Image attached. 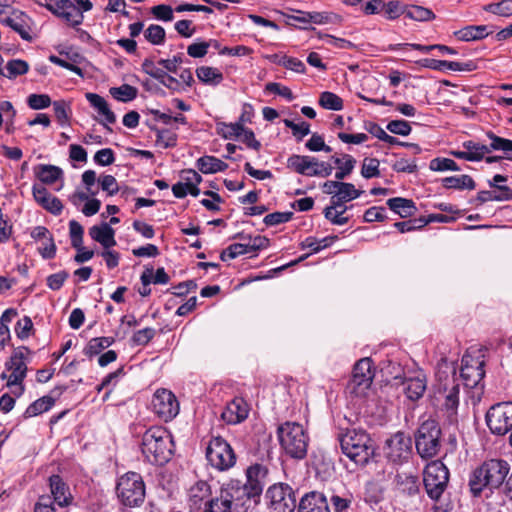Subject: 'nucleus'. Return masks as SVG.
Listing matches in <instances>:
<instances>
[{
  "instance_id": "obj_1",
  "label": "nucleus",
  "mask_w": 512,
  "mask_h": 512,
  "mask_svg": "<svg viewBox=\"0 0 512 512\" xmlns=\"http://www.w3.org/2000/svg\"><path fill=\"white\" fill-rule=\"evenodd\" d=\"M268 470L261 464H254L246 471V483L241 484L238 480H230L223 484L217 494V498L231 506L235 512H246L249 501L253 499L258 502L265 485V478Z\"/></svg>"
},
{
  "instance_id": "obj_2",
  "label": "nucleus",
  "mask_w": 512,
  "mask_h": 512,
  "mask_svg": "<svg viewBox=\"0 0 512 512\" xmlns=\"http://www.w3.org/2000/svg\"><path fill=\"white\" fill-rule=\"evenodd\" d=\"M432 404L452 420L460 403V384L456 378L455 360L441 357L437 362L432 386Z\"/></svg>"
},
{
  "instance_id": "obj_3",
  "label": "nucleus",
  "mask_w": 512,
  "mask_h": 512,
  "mask_svg": "<svg viewBox=\"0 0 512 512\" xmlns=\"http://www.w3.org/2000/svg\"><path fill=\"white\" fill-rule=\"evenodd\" d=\"M510 471L509 463L501 458L485 460L475 468L469 478V488L473 496L478 497L484 489L499 488Z\"/></svg>"
},
{
  "instance_id": "obj_4",
  "label": "nucleus",
  "mask_w": 512,
  "mask_h": 512,
  "mask_svg": "<svg viewBox=\"0 0 512 512\" xmlns=\"http://www.w3.org/2000/svg\"><path fill=\"white\" fill-rule=\"evenodd\" d=\"M142 453L152 464L167 463L174 452V442L170 433L163 427L154 426L145 431L141 442Z\"/></svg>"
},
{
  "instance_id": "obj_5",
  "label": "nucleus",
  "mask_w": 512,
  "mask_h": 512,
  "mask_svg": "<svg viewBox=\"0 0 512 512\" xmlns=\"http://www.w3.org/2000/svg\"><path fill=\"white\" fill-rule=\"evenodd\" d=\"M338 440L342 452L357 465L367 464L374 453L372 439L363 429H347L339 433Z\"/></svg>"
},
{
  "instance_id": "obj_6",
  "label": "nucleus",
  "mask_w": 512,
  "mask_h": 512,
  "mask_svg": "<svg viewBox=\"0 0 512 512\" xmlns=\"http://www.w3.org/2000/svg\"><path fill=\"white\" fill-rule=\"evenodd\" d=\"M277 436L281 448L288 456L294 459L306 456L309 438L301 424L285 422L277 428Z\"/></svg>"
},
{
  "instance_id": "obj_7",
  "label": "nucleus",
  "mask_w": 512,
  "mask_h": 512,
  "mask_svg": "<svg viewBox=\"0 0 512 512\" xmlns=\"http://www.w3.org/2000/svg\"><path fill=\"white\" fill-rule=\"evenodd\" d=\"M441 429L434 420L424 421L415 435L417 453L423 459L435 457L441 447Z\"/></svg>"
},
{
  "instance_id": "obj_8",
  "label": "nucleus",
  "mask_w": 512,
  "mask_h": 512,
  "mask_svg": "<svg viewBox=\"0 0 512 512\" xmlns=\"http://www.w3.org/2000/svg\"><path fill=\"white\" fill-rule=\"evenodd\" d=\"M116 493L123 505L140 506L145 499V485L140 474L128 472L118 480Z\"/></svg>"
},
{
  "instance_id": "obj_9",
  "label": "nucleus",
  "mask_w": 512,
  "mask_h": 512,
  "mask_svg": "<svg viewBox=\"0 0 512 512\" xmlns=\"http://www.w3.org/2000/svg\"><path fill=\"white\" fill-rule=\"evenodd\" d=\"M449 471L441 461L428 463L423 472V483L427 495L438 501L447 488Z\"/></svg>"
},
{
  "instance_id": "obj_10",
  "label": "nucleus",
  "mask_w": 512,
  "mask_h": 512,
  "mask_svg": "<svg viewBox=\"0 0 512 512\" xmlns=\"http://www.w3.org/2000/svg\"><path fill=\"white\" fill-rule=\"evenodd\" d=\"M264 498L269 512H294L297 507L295 491L287 483L271 485Z\"/></svg>"
},
{
  "instance_id": "obj_11",
  "label": "nucleus",
  "mask_w": 512,
  "mask_h": 512,
  "mask_svg": "<svg viewBox=\"0 0 512 512\" xmlns=\"http://www.w3.org/2000/svg\"><path fill=\"white\" fill-rule=\"evenodd\" d=\"M486 424L494 435L504 436L512 431V402L492 405L485 415Z\"/></svg>"
},
{
  "instance_id": "obj_12",
  "label": "nucleus",
  "mask_w": 512,
  "mask_h": 512,
  "mask_svg": "<svg viewBox=\"0 0 512 512\" xmlns=\"http://www.w3.org/2000/svg\"><path fill=\"white\" fill-rule=\"evenodd\" d=\"M206 458L210 465L219 471H226L236 463V455L232 447L222 437L210 440L206 449Z\"/></svg>"
},
{
  "instance_id": "obj_13",
  "label": "nucleus",
  "mask_w": 512,
  "mask_h": 512,
  "mask_svg": "<svg viewBox=\"0 0 512 512\" xmlns=\"http://www.w3.org/2000/svg\"><path fill=\"white\" fill-rule=\"evenodd\" d=\"M412 451V438L402 431L396 432L385 442V457L393 464H403L407 462L412 455Z\"/></svg>"
},
{
  "instance_id": "obj_14",
  "label": "nucleus",
  "mask_w": 512,
  "mask_h": 512,
  "mask_svg": "<svg viewBox=\"0 0 512 512\" xmlns=\"http://www.w3.org/2000/svg\"><path fill=\"white\" fill-rule=\"evenodd\" d=\"M484 364L481 356L474 357L469 352L463 355L460 376L467 388H476L481 384L485 375Z\"/></svg>"
},
{
  "instance_id": "obj_15",
  "label": "nucleus",
  "mask_w": 512,
  "mask_h": 512,
  "mask_svg": "<svg viewBox=\"0 0 512 512\" xmlns=\"http://www.w3.org/2000/svg\"><path fill=\"white\" fill-rule=\"evenodd\" d=\"M153 411L165 422L172 420L179 413V402L176 396L167 389H159L152 399Z\"/></svg>"
},
{
  "instance_id": "obj_16",
  "label": "nucleus",
  "mask_w": 512,
  "mask_h": 512,
  "mask_svg": "<svg viewBox=\"0 0 512 512\" xmlns=\"http://www.w3.org/2000/svg\"><path fill=\"white\" fill-rule=\"evenodd\" d=\"M372 361L370 358L359 360L353 368V375L348 384L351 393L364 395L373 380Z\"/></svg>"
},
{
  "instance_id": "obj_17",
  "label": "nucleus",
  "mask_w": 512,
  "mask_h": 512,
  "mask_svg": "<svg viewBox=\"0 0 512 512\" xmlns=\"http://www.w3.org/2000/svg\"><path fill=\"white\" fill-rule=\"evenodd\" d=\"M31 351L21 346L14 350L9 361L6 362L5 366L7 370L11 371L8 377L7 386L13 387V385L21 384L27 374V361Z\"/></svg>"
},
{
  "instance_id": "obj_18",
  "label": "nucleus",
  "mask_w": 512,
  "mask_h": 512,
  "mask_svg": "<svg viewBox=\"0 0 512 512\" xmlns=\"http://www.w3.org/2000/svg\"><path fill=\"white\" fill-rule=\"evenodd\" d=\"M0 22L15 32H17L22 39L31 41V18L20 10L13 9L9 15L0 13Z\"/></svg>"
},
{
  "instance_id": "obj_19",
  "label": "nucleus",
  "mask_w": 512,
  "mask_h": 512,
  "mask_svg": "<svg viewBox=\"0 0 512 512\" xmlns=\"http://www.w3.org/2000/svg\"><path fill=\"white\" fill-rule=\"evenodd\" d=\"M249 404L242 397H235L227 403L221 413V418L230 425H236L243 422L249 414Z\"/></svg>"
},
{
  "instance_id": "obj_20",
  "label": "nucleus",
  "mask_w": 512,
  "mask_h": 512,
  "mask_svg": "<svg viewBox=\"0 0 512 512\" xmlns=\"http://www.w3.org/2000/svg\"><path fill=\"white\" fill-rule=\"evenodd\" d=\"M297 512H330V508L322 492L310 491L300 498Z\"/></svg>"
},
{
  "instance_id": "obj_21",
  "label": "nucleus",
  "mask_w": 512,
  "mask_h": 512,
  "mask_svg": "<svg viewBox=\"0 0 512 512\" xmlns=\"http://www.w3.org/2000/svg\"><path fill=\"white\" fill-rule=\"evenodd\" d=\"M90 105L97 110L98 114L102 117L99 119V123L104 125L107 130L112 131L108 124H114L116 122V116L110 109L107 101L96 93H86L85 95Z\"/></svg>"
},
{
  "instance_id": "obj_22",
  "label": "nucleus",
  "mask_w": 512,
  "mask_h": 512,
  "mask_svg": "<svg viewBox=\"0 0 512 512\" xmlns=\"http://www.w3.org/2000/svg\"><path fill=\"white\" fill-rule=\"evenodd\" d=\"M32 193L35 201L53 215H59L62 212L63 205L60 199L52 196L45 187L34 185Z\"/></svg>"
},
{
  "instance_id": "obj_23",
  "label": "nucleus",
  "mask_w": 512,
  "mask_h": 512,
  "mask_svg": "<svg viewBox=\"0 0 512 512\" xmlns=\"http://www.w3.org/2000/svg\"><path fill=\"white\" fill-rule=\"evenodd\" d=\"M402 384L404 386V393L412 401L420 399L427 389V379L422 372L417 373L413 377L405 378Z\"/></svg>"
},
{
  "instance_id": "obj_24",
  "label": "nucleus",
  "mask_w": 512,
  "mask_h": 512,
  "mask_svg": "<svg viewBox=\"0 0 512 512\" xmlns=\"http://www.w3.org/2000/svg\"><path fill=\"white\" fill-rule=\"evenodd\" d=\"M30 235L36 241H47V247H40L38 249L44 259H52L55 257L57 248L54 243L53 235L46 227L36 226L31 230Z\"/></svg>"
},
{
  "instance_id": "obj_25",
  "label": "nucleus",
  "mask_w": 512,
  "mask_h": 512,
  "mask_svg": "<svg viewBox=\"0 0 512 512\" xmlns=\"http://www.w3.org/2000/svg\"><path fill=\"white\" fill-rule=\"evenodd\" d=\"M49 485L54 501L60 506H68L72 501V496L68 486L59 475H52L49 478Z\"/></svg>"
},
{
  "instance_id": "obj_26",
  "label": "nucleus",
  "mask_w": 512,
  "mask_h": 512,
  "mask_svg": "<svg viewBox=\"0 0 512 512\" xmlns=\"http://www.w3.org/2000/svg\"><path fill=\"white\" fill-rule=\"evenodd\" d=\"M89 235L105 249H109L116 245L115 230L110 226V224L103 223L100 226H92L89 229Z\"/></svg>"
},
{
  "instance_id": "obj_27",
  "label": "nucleus",
  "mask_w": 512,
  "mask_h": 512,
  "mask_svg": "<svg viewBox=\"0 0 512 512\" xmlns=\"http://www.w3.org/2000/svg\"><path fill=\"white\" fill-rule=\"evenodd\" d=\"M387 206L401 218L411 217L417 210L413 200L402 197L388 199Z\"/></svg>"
},
{
  "instance_id": "obj_28",
  "label": "nucleus",
  "mask_w": 512,
  "mask_h": 512,
  "mask_svg": "<svg viewBox=\"0 0 512 512\" xmlns=\"http://www.w3.org/2000/svg\"><path fill=\"white\" fill-rule=\"evenodd\" d=\"M36 177L44 184L51 185L63 177V170L54 165L39 164L34 169Z\"/></svg>"
},
{
  "instance_id": "obj_29",
  "label": "nucleus",
  "mask_w": 512,
  "mask_h": 512,
  "mask_svg": "<svg viewBox=\"0 0 512 512\" xmlns=\"http://www.w3.org/2000/svg\"><path fill=\"white\" fill-rule=\"evenodd\" d=\"M196 166L203 174H213L225 171L228 168L227 163L217 157L209 155L198 158Z\"/></svg>"
},
{
  "instance_id": "obj_30",
  "label": "nucleus",
  "mask_w": 512,
  "mask_h": 512,
  "mask_svg": "<svg viewBox=\"0 0 512 512\" xmlns=\"http://www.w3.org/2000/svg\"><path fill=\"white\" fill-rule=\"evenodd\" d=\"M491 32L488 31L486 25H470L466 26L454 33L461 41H476L487 37Z\"/></svg>"
},
{
  "instance_id": "obj_31",
  "label": "nucleus",
  "mask_w": 512,
  "mask_h": 512,
  "mask_svg": "<svg viewBox=\"0 0 512 512\" xmlns=\"http://www.w3.org/2000/svg\"><path fill=\"white\" fill-rule=\"evenodd\" d=\"M396 489L399 493L414 496L419 492L418 478L413 475L398 474L395 477Z\"/></svg>"
},
{
  "instance_id": "obj_32",
  "label": "nucleus",
  "mask_w": 512,
  "mask_h": 512,
  "mask_svg": "<svg viewBox=\"0 0 512 512\" xmlns=\"http://www.w3.org/2000/svg\"><path fill=\"white\" fill-rule=\"evenodd\" d=\"M512 197V190L508 186H499L498 189L489 191H480L477 194L476 201L483 204L489 201H507Z\"/></svg>"
},
{
  "instance_id": "obj_33",
  "label": "nucleus",
  "mask_w": 512,
  "mask_h": 512,
  "mask_svg": "<svg viewBox=\"0 0 512 512\" xmlns=\"http://www.w3.org/2000/svg\"><path fill=\"white\" fill-rule=\"evenodd\" d=\"M331 159L338 168L335 178L341 181L352 173L356 165V159L349 154H344L341 158L332 156Z\"/></svg>"
},
{
  "instance_id": "obj_34",
  "label": "nucleus",
  "mask_w": 512,
  "mask_h": 512,
  "mask_svg": "<svg viewBox=\"0 0 512 512\" xmlns=\"http://www.w3.org/2000/svg\"><path fill=\"white\" fill-rule=\"evenodd\" d=\"M54 15L63 19L72 27L79 26L84 20L82 11L73 3H69L67 7L60 9V12H54Z\"/></svg>"
},
{
  "instance_id": "obj_35",
  "label": "nucleus",
  "mask_w": 512,
  "mask_h": 512,
  "mask_svg": "<svg viewBox=\"0 0 512 512\" xmlns=\"http://www.w3.org/2000/svg\"><path fill=\"white\" fill-rule=\"evenodd\" d=\"M309 163L308 156L293 154L287 159V168L298 174L314 177Z\"/></svg>"
},
{
  "instance_id": "obj_36",
  "label": "nucleus",
  "mask_w": 512,
  "mask_h": 512,
  "mask_svg": "<svg viewBox=\"0 0 512 512\" xmlns=\"http://www.w3.org/2000/svg\"><path fill=\"white\" fill-rule=\"evenodd\" d=\"M55 403V399L51 396H43L33 403H31L24 412L25 418L35 417L40 415L52 408Z\"/></svg>"
},
{
  "instance_id": "obj_37",
  "label": "nucleus",
  "mask_w": 512,
  "mask_h": 512,
  "mask_svg": "<svg viewBox=\"0 0 512 512\" xmlns=\"http://www.w3.org/2000/svg\"><path fill=\"white\" fill-rule=\"evenodd\" d=\"M442 184L447 189H468L473 190L475 188V182L471 176L463 174L459 176H450L442 179Z\"/></svg>"
},
{
  "instance_id": "obj_38",
  "label": "nucleus",
  "mask_w": 512,
  "mask_h": 512,
  "mask_svg": "<svg viewBox=\"0 0 512 512\" xmlns=\"http://www.w3.org/2000/svg\"><path fill=\"white\" fill-rule=\"evenodd\" d=\"M362 193L363 191L357 190L352 183L342 182L337 191V197H332L331 203L344 204L358 198Z\"/></svg>"
},
{
  "instance_id": "obj_39",
  "label": "nucleus",
  "mask_w": 512,
  "mask_h": 512,
  "mask_svg": "<svg viewBox=\"0 0 512 512\" xmlns=\"http://www.w3.org/2000/svg\"><path fill=\"white\" fill-rule=\"evenodd\" d=\"M196 75L198 79L208 85L216 86L223 80L222 72L214 67L201 66L196 69Z\"/></svg>"
},
{
  "instance_id": "obj_40",
  "label": "nucleus",
  "mask_w": 512,
  "mask_h": 512,
  "mask_svg": "<svg viewBox=\"0 0 512 512\" xmlns=\"http://www.w3.org/2000/svg\"><path fill=\"white\" fill-rule=\"evenodd\" d=\"M115 342L113 337H95L90 339L83 352L88 357L100 354L104 349L110 347Z\"/></svg>"
},
{
  "instance_id": "obj_41",
  "label": "nucleus",
  "mask_w": 512,
  "mask_h": 512,
  "mask_svg": "<svg viewBox=\"0 0 512 512\" xmlns=\"http://www.w3.org/2000/svg\"><path fill=\"white\" fill-rule=\"evenodd\" d=\"M405 16L416 21H430L435 18L432 10L418 5L406 6Z\"/></svg>"
},
{
  "instance_id": "obj_42",
  "label": "nucleus",
  "mask_w": 512,
  "mask_h": 512,
  "mask_svg": "<svg viewBox=\"0 0 512 512\" xmlns=\"http://www.w3.org/2000/svg\"><path fill=\"white\" fill-rule=\"evenodd\" d=\"M487 137L491 140V143H490L491 151H493V150L503 151L506 155V158L508 160L512 161V140L496 136L492 132H488Z\"/></svg>"
},
{
  "instance_id": "obj_43",
  "label": "nucleus",
  "mask_w": 512,
  "mask_h": 512,
  "mask_svg": "<svg viewBox=\"0 0 512 512\" xmlns=\"http://www.w3.org/2000/svg\"><path fill=\"white\" fill-rule=\"evenodd\" d=\"M110 94L118 101L129 102L136 98L137 89L129 84H123L119 87H112Z\"/></svg>"
},
{
  "instance_id": "obj_44",
  "label": "nucleus",
  "mask_w": 512,
  "mask_h": 512,
  "mask_svg": "<svg viewBox=\"0 0 512 512\" xmlns=\"http://www.w3.org/2000/svg\"><path fill=\"white\" fill-rule=\"evenodd\" d=\"M319 104L328 110L339 111L343 108V100L332 92H322L319 99Z\"/></svg>"
},
{
  "instance_id": "obj_45",
  "label": "nucleus",
  "mask_w": 512,
  "mask_h": 512,
  "mask_svg": "<svg viewBox=\"0 0 512 512\" xmlns=\"http://www.w3.org/2000/svg\"><path fill=\"white\" fill-rule=\"evenodd\" d=\"M29 65L26 61L20 59H14L7 63V73L3 72V76L12 79L19 75H24L28 72Z\"/></svg>"
},
{
  "instance_id": "obj_46",
  "label": "nucleus",
  "mask_w": 512,
  "mask_h": 512,
  "mask_svg": "<svg viewBox=\"0 0 512 512\" xmlns=\"http://www.w3.org/2000/svg\"><path fill=\"white\" fill-rule=\"evenodd\" d=\"M165 29L156 24L150 25L144 31L145 39L153 45H162L165 42Z\"/></svg>"
},
{
  "instance_id": "obj_47",
  "label": "nucleus",
  "mask_w": 512,
  "mask_h": 512,
  "mask_svg": "<svg viewBox=\"0 0 512 512\" xmlns=\"http://www.w3.org/2000/svg\"><path fill=\"white\" fill-rule=\"evenodd\" d=\"M336 203H331L330 206L326 207L324 210V216L327 220L331 221L336 225H344L348 222L349 218L343 216V213L347 210V207H343L342 210H337Z\"/></svg>"
},
{
  "instance_id": "obj_48",
  "label": "nucleus",
  "mask_w": 512,
  "mask_h": 512,
  "mask_svg": "<svg viewBox=\"0 0 512 512\" xmlns=\"http://www.w3.org/2000/svg\"><path fill=\"white\" fill-rule=\"evenodd\" d=\"M69 234L71 239V245L77 251H81L83 244L84 229L79 222L71 220L69 222Z\"/></svg>"
},
{
  "instance_id": "obj_49",
  "label": "nucleus",
  "mask_w": 512,
  "mask_h": 512,
  "mask_svg": "<svg viewBox=\"0 0 512 512\" xmlns=\"http://www.w3.org/2000/svg\"><path fill=\"white\" fill-rule=\"evenodd\" d=\"M484 10L502 17H509L512 15V0L487 4L484 6Z\"/></svg>"
},
{
  "instance_id": "obj_50",
  "label": "nucleus",
  "mask_w": 512,
  "mask_h": 512,
  "mask_svg": "<svg viewBox=\"0 0 512 512\" xmlns=\"http://www.w3.org/2000/svg\"><path fill=\"white\" fill-rule=\"evenodd\" d=\"M463 147L468 150V153L471 154V156L476 157L474 161H480L483 159L485 154H488L491 152L490 145H483L474 141H465L463 143Z\"/></svg>"
},
{
  "instance_id": "obj_51",
  "label": "nucleus",
  "mask_w": 512,
  "mask_h": 512,
  "mask_svg": "<svg viewBox=\"0 0 512 512\" xmlns=\"http://www.w3.org/2000/svg\"><path fill=\"white\" fill-rule=\"evenodd\" d=\"M284 124L287 128L292 130L293 136H295L298 141H301L310 133V124L305 121L294 123L292 120L285 119Z\"/></svg>"
},
{
  "instance_id": "obj_52",
  "label": "nucleus",
  "mask_w": 512,
  "mask_h": 512,
  "mask_svg": "<svg viewBox=\"0 0 512 512\" xmlns=\"http://www.w3.org/2000/svg\"><path fill=\"white\" fill-rule=\"evenodd\" d=\"M53 110L60 125L64 126L69 121L70 106L64 100L53 102Z\"/></svg>"
},
{
  "instance_id": "obj_53",
  "label": "nucleus",
  "mask_w": 512,
  "mask_h": 512,
  "mask_svg": "<svg viewBox=\"0 0 512 512\" xmlns=\"http://www.w3.org/2000/svg\"><path fill=\"white\" fill-rule=\"evenodd\" d=\"M158 63L156 64L151 59H145L142 63V70L153 77L154 79L160 82L161 79L165 78V74L167 73L163 67H159Z\"/></svg>"
},
{
  "instance_id": "obj_54",
  "label": "nucleus",
  "mask_w": 512,
  "mask_h": 512,
  "mask_svg": "<svg viewBox=\"0 0 512 512\" xmlns=\"http://www.w3.org/2000/svg\"><path fill=\"white\" fill-rule=\"evenodd\" d=\"M157 144L163 148L174 147L177 135L168 129H156Z\"/></svg>"
},
{
  "instance_id": "obj_55",
  "label": "nucleus",
  "mask_w": 512,
  "mask_h": 512,
  "mask_svg": "<svg viewBox=\"0 0 512 512\" xmlns=\"http://www.w3.org/2000/svg\"><path fill=\"white\" fill-rule=\"evenodd\" d=\"M361 175L366 179L379 176V160L376 158H365L361 168Z\"/></svg>"
},
{
  "instance_id": "obj_56",
  "label": "nucleus",
  "mask_w": 512,
  "mask_h": 512,
  "mask_svg": "<svg viewBox=\"0 0 512 512\" xmlns=\"http://www.w3.org/2000/svg\"><path fill=\"white\" fill-rule=\"evenodd\" d=\"M156 335V330L151 327H146L144 329L136 331L131 340L134 345L144 346L148 344Z\"/></svg>"
},
{
  "instance_id": "obj_57",
  "label": "nucleus",
  "mask_w": 512,
  "mask_h": 512,
  "mask_svg": "<svg viewBox=\"0 0 512 512\" xmlns=\"http://www.w3.org/2000/svg\"><path fill=\"white\" fill-rule=\"evenodd\" d=\"M405 7L406 6L402 5L400 1L392 0L384 2L382 12L385 13L388 19H396L402 14L405 15Z\"/></svg>"
},
{
  "instance_id": "obj_58",
  "label": "nucleus",
  "mask_w": 512,
  "mask_h": 512,
  "mask_svg": "<svg viewBox=\"0 0 512 512\" xmlns=\"http://www.w3.org/2000/svg\"><path fill=\"white\" fill-rule=\"evenodd\" d=\"M364 500L374 508L383 500V493L376 484H370L366 487Z\"/></svg>"
},
{
  "instance_id": "obj_59",
  "label": "nucleus",
  "mask_w": 512,
  "mask_h": 512,
  "mask_svg": "<svg viewBox=\"0 0 512 512\" xmlns=\"http://www.w3.org/2000/svg\"><path fill=\"white\" fill-rule=\"evenodd\" d=\"M429 167L433 171H458L460 169L457 163L449 158H435L431 160Z\"/></svg>"
},
{
  "instance_id": "obj_60",
  "label": "nucleus",
  "mask_w": 512,
  "mask_h": 512,
  "mask_svg": "<svg viewBox=\"0 0 512 512\" xmlns=\"http://www.w3.org/2000/svg\"><path fill=\"white\" fill-rule=\"evenodd\" d=\"M427 225V221L425 218L421 217L418 219H411L408 221L396 222L394 224L395 228L398 229L401 233L411 232L417 229H421Z\"/></svg>"
},
{
  "instance_id": "obj_61",
  "label": "nucleus",
  "mask_w": 512,
  "mask_h": 512,
  "mask_svg": "<svg viewBox=\"0 0 512 512\" xmlns=\"http://www.w3.org/2000/svg\"><path fill=\"white\" fill-rule=\"evenodd\" d=\"M27 103L31 109H45L51 105V98L47 94H31L27 98Z\"/></svg>"
},
{
  "instance_id": "obj_62",
  "label": "nucleus",
  "mask_w": 512,
  "mask_h": 512,
  "mask_svg": "<svg viewBox=\"0 0 512 512\" xmlns=\"http://www.w3.org/2000/svg\"><path fill=\"white\" fill-rule=\"evenodd\" d=\"M279 65L283 66L286 69H289L291 71H294L296 73H305L306 67L305 64L299 60L298 58L289 57V56H282L279 60Z\"/></svg>"
},
{
  "instance_id": "obj_63",
  "label": "nucleus",
  "mask_w": 512,
  "mask_h": 512,
  "mask_svg": "<svg viewBox=\"0 0 512 512\" xmlns=\"http://www.w3.org/2000/svg\"><path fill=\"white\" fill-rule=\"evenodd\" d=\"M33 329V323L30 317L24 316L22 319L18 320L15 326V333L17 337L21 340H24L29 337L30 332Z\"/></svg>"
},
{
  "instance_id": "obj_64",
  "label": "nucleus",
  "mask_w": 512,
  "mask_h": 512,
  "mask_svg": "<svg viewBox=\"0 0 512 512\" xmlns=\"http://www.w3.org/2000/svg\"><path fill=\"white\" fill-rule=\"evenodd\" d=\"M203 512H235V510L215 496L205 503Z\"/></svg>"
}]
</instances>
